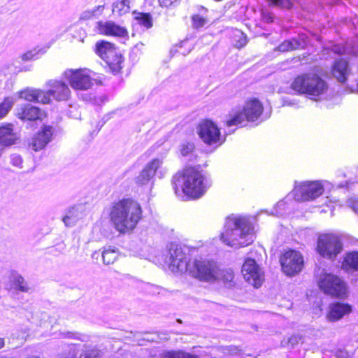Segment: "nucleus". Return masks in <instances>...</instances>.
Wrapping results in <instances>:
<instances>
[{
    "label": "nucleus",
    "instance_id": "2eb2a0df",
    "mask_svg": "<svg viewBox=\"0 0 358 358\" xmlns=\"http://www.w3.org/2000/svg\"><path fill=\"white\" fill-rule=\"evenodd\" d=\"M49 89L45 92L48 95V103L51 97L57 101H66L71 97V90L67 84L62 80H50L46 83Z\"/></svg>",
    "mask_w": 358,
    "mask_h": 358
},
{
    "label": "nucleus",
    "instance_id": "864d4df0",
    "mask_svg": "<svg viewBox=\"0 0 358 358\" xmlns=\"http://www.w3.org/2000/svg\"><path fill=\"white\" fill-rule=\"evenodd\" d=\"M27 358H40V357L38 356H32V357H27Z\"/></svg>",
    "mask_w": 358,
    "mask_h": 358
},
{
    "label": "nucleus",
    "instance_id": "dca6fc26",
    "mask_svg": "<svg viewBox=\"0 0 358 358\" xmlns=\"http://www.w3.org/2000/svg\"><path fill=\"white\" fill-rule=\"evenodd\" d=\"M162 164V161L158 158L153 159L151 162L148 163L136 178L135 180L136 184L141 186L148 185L150 182L152 184L157 171L160 168Z\"/></svg>",
    "mask_w": 358,
    "mask_h": 358
},
{
    "label": "nucleus",
    "instance_id": "603ef678",
    "mask_svg": "<svg viewBox=\"0 0 358 358\" xmlns=\"http://www.w3.org/2000/svg\"><path fill=\"white\" fill-rule=\"evenodd\" d=\"M99 255V252L95 251L94 252H93L92 257V258L94 259V258H98Z\"/></svg>",
    "mask_w": 358,
    "mask_h": 358
},
{
    "label": "nucleus",
    "instance_id": "09e8293b",
    "mask_svg": "<svg viewBox=\"0 0 358 358\" xmlns=\"http://www.w3.org/2000/svg\"><path fill=\"white\" fill-rule=\"evenodd\" d=\"M262 17L265 22L271 23L273 22V17L269 13H262Z\"/></svg>",
    "mask_w": 358,
    "mask_h": 358
},
{
    "label": "nucleus",
    "instance_id": "8fccbe9b",
    "mask_svg": "<svg viewBox=\"0 0 358 358\" xmlns=\"http://www.w3.org/2000/svg\"><path fill=\"white\" fill-rule=\"evenodd\" d=\"M31 66H24V67H22V68L20 69V71H30V70H31Z\"/></svg>",
    "mask_w": 358,
    "mask_h": 358
},
{
    "label": "nucleus",
    "instance_id": "a19ab883",
    "mask_svg": "<svg viewBox=\"0 0 358 358\" xmlns=\"http://www.w3.org/2000/svg\"><path fill=\"white\" fill-rule=\"evenodd\" d=\"M66 337L70 338L78 339L81 341H87V340H88L87 336L80 334L78 333L68 332L66 334Z\"/></svg>",
    "mask_w": 358,
    "mask_h": 358
},
{
    "label": "nucleus",
    "instance_id": "f257e3e1",
    "mask_svg": "<svg viewBox=\"0 0 358 358\" xmlns=\"http://www.w3.org/2000/svg\"><path fill=\"white\" fill-rule=\"evenodd\" d=\"M189 250L185 245L171 243L168 245V255L166 262L169 269L174 273L189 271V274L201 281L213 282L217 277V264L209 260H195L191 266L189 264Z\"/></svg>",
    "mask_w": 358,
    "mask_h": 358
},
{
    "label": "nucleus",
    "instance_id": "5701e85b",
    "mask_svg": "<svg viewBox=\"0 0 358 358\" xmlns=\"http://www.w3.org/2000/svg\"><path fill=\"white\" fill-rule=\"evenodd\" d=\"M18 140L17 134L13 131L12 124L0 125V145L10 146Z\"/></svg>",
    "mask_w": 358,
    "mask_h": 358
},
{
    "label": "nucleus",
    "instance_id": "bb28decb",
    "mask_svg": "<svg viewBox=\"0 0 358 358\" xmlns=\"http://www.w3.org/2000/svg\"><path fill=\"white\" fill-rule=\"evenodd\" d=\"M81 213L76 207H71L68 210L62 220L66 227H73L80 219Z\"/></svg>",
    "mask_w": 358,
    "mask_h": 358
},
{
    "label": "nucleus",
    "instance_id": "6e6552de",
    "mask_svg": "<svg viewBox=\"0 0 358 358\" xmlns=\"http://www.w3.org/2000/svg\"><path fill=\"white\" fill-rule=\"evenodd\" d=\"M343 250L341 239L337 235L325 234L317 239V251L323 258L334 261Z\"/></svg>",
    "mask_w": 358,
    "mask_h": 358
},
{
    "label": "nucleus",
    "instance_id": "58836bf2",
    "mask_svg": "<svg viewBox=\"0 0 358 358\" xmlns=\"http://www.w3.org/2000/svg\"><path fill=\"white\" fill-rule=\"evenodd\" d=\"M10 163L13 166H16L19 169L22 168V157L18 154H12L10 157Z\"/></svg>",
    "mask_w": 358,
    "mask_h": 358
},
{
    "label": "nucleus",
    "instance_id": "c9c22d12",
    "mask_svg": "<svg viewBox=\"0 0 358 358\" xmlns=\"http://www.w3.org/2000/svg\"><path fill=\"white\" fill-rule=\"evenodd\" d=\"M271 4L282 8L290 9L292 7V0H268Z\"/></svg>",
    "mask_w": 358,
    "mask_h": 358
},
{
    "label": "nucleus",
    "instance_id": "3c124183",
    "mask_svg": "<svg viewBox=\"0 0 358 358\" xmlns=\"http://www.w3.org/2000/svg\"><path fill=\"white\" fill-rule=\"evenodd\" d=\"M5 345V341H4V338H0V349H1L2 348H3Z\"/></svg>",
    "mask_w": 358,
    "mask_h": 358
},
{
    "label": "nucleus",
    "instance_id": "9b49d317",
    "mask_svg": "<svg viewBox=\"0 0 358 358\" xmlns=\"http://www.w3.org/2000/svg\"><path fill=\"white\" fill-rule=\"evenodd\" d=\"M282 270L287 275L292 276L300 272L303 266V258L294 250L286 251L280 259Z\"/></svg>",
    "mask_w": 358,
    "mask_h": 358
},
{
    "label": "nucleus",
    "instance_id": "b1692460",
    "mask_svg": "<svg viewBox=\"0 0 358 358\" xmlns=\"http://www.w3.org/2000/svg\"><path fill=\"white\" fill-rule=\"evenodd\" d=\"M352 311V307L348 303H334L329 307V312L327 317L329 321H336L342 318L344 315Z\"/></svg>",
    "mask_w": 358,
    "mask_h": 358
},
{
    "label": "nucleus",
    "instance_id": "c03bdc74",
    "mask_svg": "<svg viewBox=\"0 0 358 358\" xmlns=\"http://www.w3.org/2000/svg\"><path fill=\"white\" fill-rule=\"evenodd\" d=\"M181 0H159L160 6L168 8L173 6L175 3L180 2Z\"/></svg>",
    "mask_w": 358,
    "mask_h": 358
},
{
    "label": "nucleus",
    "instance_id": "7c9ffc66",
    "mask_svg": "<svg viewBox=\"0 0 358 358\" xmlns=\"http://www.w3.org/2000/svg\"><path fill=\"white\" fill-rule=\"evenodd\" d=\"M129 0L117 1L113 3V12H117L119 15L129 13Z\"/></svg>",
    "mask_w": 358,
    "mask_h": 358
},
{
    "label": "nucleus",
    "instance_id": "37998d69",
    "mask_svg": "<svg viewBox=\"0 0 358 358\" xmlns=\"http://www.w3.org/2000/svg\"><path fill=\"white\" fill-rule=\"evenodd\" d=\"M35 56H36V52H35V50H30L24 53L21 56V59L22 61H29L33 59H35Z\"/></svg>",
    "mask_w": 358,
    "mask_h": 358
},
{
    "label": "nucleus",
    "instance_id": "4be33fe9",
    "mask_svg": "<svg viewBox=\"0 0 358 358\" xmlns=\"http://www.w3.org/2000/svg\"><path fill=\"white\" fill-rule=\"evenodd\" d=\"M332 75L340 83H345L350 73L348 62L343 59L335 61L332 69Z\"/></svg>",
    "mask_w": 358,
    "mask_h": 358
},
{
    "label": "nucleus",
    "instance_id": "a211bd4d",
    "mask_svg": "<svg viewBox=\"0 0 358 358\" xmlns=\"http://www.w3.org/2000/svg\"><path fill=\"white\" fill-rule=\"evenodd\" d=\"M53 134V128L50 126H45L32 138L29 143V147L34 151L43 149L51 141Z\"/></svg>",
    "mask_w": 358,
    "mask_h": 358
},
{
    "label": "nucleus",
    "instance_id": "4c0bfd02",
    "mask_svg": "<svg viewBox=\"0 0 358 358\" xmlns=\"http://www.w3.org/2000/svg\"><path fill=\"white\" fill-rule=\"evenodd\" d=\"M194 145L192 143H185L180 145V153L182 156L187 157L192 152Z\"/></svg>",
    "mask_w": 358,
    "mask_h": 358
},
{
    "label": "nucleus",
    "instance_id": "c85d7f7f",
    "mask_svg": "<svg viewBox=\"0 0 358 358\" xmlns=\"http://www.w3.org/2000/svg\"><path fill=\"white\" fill-rule=\"evenodd\" d=\"M135 15L134 19L141 26L145 27L147 29H150L152 27V15L148 13H138L136 11L134 12Z\"/></svg>",
    "mask_w": 358,
    "mask_h": 358
},
{
    "label": "nucleus",
    "instance_id": "4468645a",
    "mask_svg": "<svg viewBox=\"0 0 358 358\" xmlns=\"http://www.w3.org/2000/svg\"><path fill=\"white\" fill-rule=\"evenodd\" d=\"M244 279L255 287L262 285L263 274L256 261L251 258L245 259L241 270Z\"/></svg>",
    "mask_w": 358,
    "mask_h": 358
},
{
    "label": "nucleus",
    "instance_id": "e433bc0d",
    "mask_svg": "<svg viewBox=\"0 0 358 358\" xmlns=\"http://www.w3.org/2000/svg\"><path fill=\"white\" fill-rule=\"evenodd\" d=\"M192 26L196 29L203 27L206 23V20L198 14L192 15Z\"/></svg>",
    "mask_w": 358,
    "mask_h": 358
},
{
    "label": "nucleus",
    "instance_id": "1a4fd4ad",
    "mask_svg": "<svg viewBox=\"0 0 358 358\" xmlns=\"http://www.w3.org/2000/svg\"><path fill=\"white\" fill-rule=\"evenodd\" d=\"M95 52L107 63L113 74L120 71L123 60L114 44L105 41H99L95 45Z\"/></svg>",
    "mask_w": 358,
    "mask_h": 358
},
{
    "label": "nucleus",
    "instance_id": "39448f33",
    "mask_svg": "<svg viewBox=\"0 0 358 358\" xmlns=\"http://www.w3.org/2000/svg\"><path fill=\"white\" fill-rule=\"evenodd\" d=\"M291 87L299 94H305L311 99L317 100L327 92L328 83L318 74L310 72L295 78Z\"/></svg>",
    "mask_w": 358,
    "mask_h": 358
},
{
    "label": "nucleus",
    "instance_id": "393cba45",
    "mask_svg": "<svg viewBox=\"0 0 358 358\" xmlns=\"http://www.w3.org/2000/svg\"><path fill=\"white\" fill-rule=\"evenodd\" d=\"M341 266L348 271H358V252H351L347 253L342 262Z\"/></svg>",
    "mask_w": 358,
    "mask_h": 358
},
{
    "label": "nucleus",
    "instance_id": "2f4dec72",
    "mask_svg": "<svg viewBox=\"0 0 358 358\" xmlns=\"http://www.w3.org/2000/svg\"><path fill=\"white\" fill-rule=\"evenodd\" d=\"M15 100L13 97H6L0 103V120L5 117L13 106Z\"/></svg>",
    "mask_w": 358,
    "mask_h": 358
},
{
    "label": "nucleus",
    "instance_id": "f704fd0d",
    "mask_svg": "<svg viewBox=\"0 0 358 358\" xmlns=\"http://www.w3.org/2000/svg\"><path fill=\"white\" fill-rule=\"evenodd\" d=\"M103 8H104L103 5H99L98 6L95 7L92 10L84 11L82 13L80 18L83 20H88L94 16L99 15L102 13Z\"/></svg>",
    "mask_w": 358,
    "mask_h": 358
},
{
    "label": "nucleus",
    "instance_id": "0eeeda50",
    "mask_svg": "<svg viewBox=\"0 0 358 358\" xmlns=\"http://www.w3.org/2000/svg\"><path fill=\"white\" fill-rule=\"evenodd\" d=\"M263 111L262 103L257 99L248 101L241 110L232 112L229 114L230 119L227 120L229 127L242 124L244 122H254L257 120Z\"/></svg>",
    "mask_w": 358,
    "mask_h": 358
},
{
    "label": "nucleus",
    "instance_id": "7ed1b4c3",
    "mask_svg": "<svg viewBox=\"0 0 358 358\" xmlns=\"http://www.w3.org/2000/svg\"><path fill=\"white\" fill-rule=\"evenodd\" d=\"M252 232L253 227L248 217L231 215L226 219L221 239L226 245L239 248L253 242Z\"/></svg>",
    "mask_w": 358,
    "mask_h": 358
},
{
    "label": "nucleus",
    "instance_id": "79ce46f5",
    "mask_svg": "<svg viewBox=\"0 0 358 358\" xmlns=\"http://www.w3.org/2000/svg\"><path fill=\"white\" fill-rule=\"evenodd\" d=\"M238 34L239 39L237 41L236 46L238 48H241L247 44L248 40L246 36L243 32L238 31Z\"/></svg>",
    "mask_w": 358,
    "mask_h": 358
},
{
    "label": "nucleus",
    "instance_id": "aec40b11",
    "mask_svg": "<svg viewBox=\"0 0 358 358\" xmlns=\"http://www.w3.org/2000/svg\"><path fill=\"white\" fill-rule=\"evenodd\" d=\"M18 94L19 98L28 101L48 103V95L41 90L27 87L19 92Z\"/></svg>",
    "mask_w": 358,
    "mask_h": 358
},
{
    "label": "nucleus",
    "instance_id": "ddd939ff",
    "mask_svg": "<svg viewBox=\"0 0 358 358\" xmlns=\"http://www.w3.org/2000/svg\"><path fill=\"white\" fill-rule=\"evenodd\" d=\"M63 76L74 90H87L93 85V80L83 70H66L64 72Z\"/></svg>",
    "mask_w": 358,
    "mask_h": 358
},
{
    "label": "nucleus",
    "instance_id": "423d86ee",
    "mask_svg": "<svg viewBox=\"0 0 358 358\" xmlns=\"http://www.w3.org/2000/svg\"><path fill=\"white\" fill-rule=\"evenodd\" d=\"M316 275L319 287L324 293L336 297H343L346 294V284L338 276L320 268L317 271Z\"/></svg>",
    "mask_w": 358,
    "mask_h": 358
},
{
    "label": "nucleus",
    "instance_id": "72a5a7b5",
    "mask_svg": "<svg viewBox=\"0 0 358 358\" xmlns=\"http://www.w3.org/2000/svg\"><path fill=\"white\" fill-rule=\"evenodd\" d=\"M299 343H303V337L299 334H294L290 336L287 341L284 339L281 343L284 347L294 348Z\"/></svg>",
    "mask_w": 358,
    "mask_h": 358
},
{
    "label": "nucleus",
    "instance_id": "f03ea898",
    "mask_svg": "<svg viewBox=\"0 0 358 358\" xmlns=\"http://www.w3.org/2000/svg\"><path fill=\"white\" fill-rule=\"evenodd\" d=\"M171 185L176 196L198 199L211 185V180L204 176L199 169L189 166L173 176Z\"/></svg>",
    "mask_w": 358,
    "mask_h": 358
},
{
    "label": "nucleus",
    "instance_id": "412c9836",
    "mask_svg": "<svg viewBox=\"0 0 358 358\" xmlns=\"http://www.w3.org/2000/svg\"><path fill=\"white\" fill-rule=\"evenodd\" d=\"M96 28L100 34L110 36L124 37L127 34L126 29L111 21L99 22Z\"/></svg>",
    "mask_w": 358,
    "mask_h": 358
},
{
    "label": "nucleus",
    "instance_id": "f8f14e48",
    "mask_svg": "<svg viewBox=\"0 0 358 358\" xmlns=\"http://www.w3.org/2000/svg\"><path fill=\"white\" fill-rule=\"evenodd\" d=\"M198 134L200 138L207 145H221V134L217 126L211 120H205L199 125Z\"/></svg>",
    "mask_w": 358,
    "mask_h": 358
},
{
    "label": "nucleus",
    "instance_id": "a18cd8bd",
    "mask_svg": "<svg viewBox=\"0 0 358 358\" xmlns=\"http://www.w3.org/2000/svg\"><path fill=\"white\" fill-rule=\"evenodd\" d=\"M348 206L352 208L355 213H358V199H349Z\"/></svg>",
    "mask_w": 358,
    "mask_h": 358
},
{
    "label": "nucleus",
    "instance_id": "a878e982",
    "mask_svg": "<svg viewBox=\"0 0 358 358\" xmlns=\"http://www.w3.org/2000/svg\"><path fill=\"white\" fill-rule=\"evenodd\" d=\"M234 273L231 270H219L217 268V277L215 281H222L224 286L231 288L234 286Z\"/></svg>",
    "mask_w": 358,
    "mask_h": 358
},
{
    "label": "nucleus",
    "instance_id": "49530a36",
    "mask_svg": "<svg viewBox=\"0 0 358 358\" xmlns=\"http://www.w3.org/2000/svg\"><path fill=\"white\" fill-rule=\"evenodd\" d=\"M336 358H352V356L345 350H338L336 353Z\"/></svg>",
    "mask_w": 358,
    "mask_h": 358
},
{
    "label": "nucleus",
    "instance_id": "f3484780",
    "mask_svg": "<svg viewBox=\"0 0 358 358\" xmlns=\"http://www.w3.org/2000/svg\"><path fill=\"white\" fill-rule=\"evenodd\" d=\"M308 36L301 33L296 37L285 40L282 42L275 50L279 52H288L299 49H305L308 44Z\"/></svg>",
    "mask_w": 358,
    "mask_h": 358
},
{
    "label": "nucleus",
    "instance_id": "9d476101",
    "mask_svg": "<svg viewBox=\"0 0 358 358\" xmlns=\"http://www.w3.org/2000/svg\"><path fill=\"white\" fill-rule=\"evenodd\" d=\"M324 192L323 185L318 181L303 182L295 186L293 190L294 198L296 201L314 200Z\"/></svg>",
    "mask_w": 358,
    "mask_h": 358
},
{
    "label": "nucleus",
    "instance_id": "20e7f679",
    "mask_svg": "<svg viewBox=\"0 0 358 358\" xmlns=\"http://www.w3.org/2000/svg\"><path fill=\"white\" fill-rule=\"evenodd\" d=\"M141 215V206L131 199H123L114 203L110 213L111 222L120 233L134 229Z\"/></svg>",
    "mask_w": 358,
    "mask_h": 358
},
{
    "label": "nucleus",
    "instance_id": "5fc2aeb1",
    "mask_svg": "<svg viewBox=\"0 0 358 358\" xmlns=\"http://www.w3.org/2000/svg\"><path fill=\"white\" fill-rule=\"evenodd\" d=\"M64 358H73V357H71V356H69V357H64Z\"/></svg>",
    "mask_w": 358,
    "mask_h": 358
},
{
    "label": "nucleus",
    "instance_id": "473e14b6",
    "mask_svg": "<svg viewBox=\"0 0 358 358\" xmlns=\"http://www.w3.org/2000/svg\"><path fill=\"white\" fill-rule=\"evenodd\" d=\"M162 358H198L196 355H191L183 351H166Z\"/></svg>",
    "mask_w": 358,
    "mask_h": 358
},
{
    "label": "nucleus",
    "instance_id": "cd10ccee",
    "mask_svg": "<svg viewBox=\"0 0 358 358\" xmlns=\"http://www.w3.org/2000/svg\"><path fill=\"white\" fill-rule=\"evenodd\" d=\"M103 262L106 265L113 264L118 257V252L114 247L107 246L101 253Z\"/></svg>",
    "mask_w": 358,
    "mask_h": 358
},
{
    "label": "nucleus",
    "instance_id": "de8ad7c7",
    "mask_svg": "<svg viewBox=\"0 0 358 358\" xmlns=\"http://www.w3.org/2000/svg\"><path fill=\"white\" fill-rule=\"evenodd\" d=\"M65 250V245L62 243L58 245H57L52 250V252H54L55 251H57L59 252H62Z\"/></svg>",
    "mask_w": 358,
    "mask_h": 358
},
{
    "label": "nucleus",
    "instance_id": "6ab92c4d",
    "mask_svg": "<svg viewBox=\"0 0 358 358\" xmlns=\"http://www.w3.org/2000/svg\"><path fill=\"white\" fill-rule=\"evenodd\" d=\"M16 116L22 120H36L42 115V111L36 106L30 103L22 104L17 107Z\"/></svg>",
    "mask_w": 358,
    "mask_h": 358
},
{
    "label": "nucleus",
    "instance_id": "ea45409f",
    "mask_svg": "<svg viewBox=\"0 0 358 358\" xmlns=\"http://www.w3.org/2000/svg\"><path fill=\"white\" fill-rule=\"evenodd\" d=\"M80 358H99V352L96 350H89L83 352Z\"/></svg>",
    "mask_w": 358,
    "mask_h": 358
},
{
    "label": "nucleus",
    "instance_id": "c756f323",
    "mask_svg": "<svg viewBox=\"0 0 358 358\" xmlns=\"http://www.w3.org/2000/svg\"><path fill=\"white\" fill-rule=\"evenodd\" d=\"M13 282L15 288L20 292H28L31 290V287L20 274L13 275Z\"/></svg>",
    "mask_w": 358,
    "mask_h": 358
}]
</instances>
